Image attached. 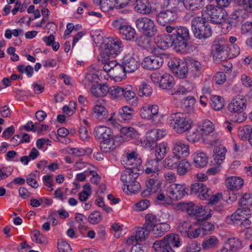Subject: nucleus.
Listing matches in <instances>:
<instances>
[{
    "label": "nucleus",
    "instance_id": "1",
    "mask_svg": "<svg viewBox=\"0 0 252 252\" xmlns=\"http://www.w3.org/2000/svg\"><path fill=\"white\" fill-rule=\"evenodd\" d=\"M167 32L163 41V47H173L177 52L185 50L188 46V41L190 39L189 30L184 26H167L163 30Z\"/></svg>",
    "mask_w": 252,
    "mask_h": 252
},
{
    "label": "nucleus",
    "instance_id": "2",
    "mask_svg": "<svg viewBox=\"0 0 252 252\" xmlns=\"http://www.w3.org/2000/svg\"><path fill=\"white\" fill-rule=\"evenodd\" d=\"M140 169H126L122 173L121 180L124 185L123 190L126 189L130 193H135L140 189V184L136 180L140 173Z\"/></svg>",
    "mask_w": 252,
    "mask_h": 252
},
{
    "label": "nucleus",
    "instance_id": "3",
    "mask_svg": "<svg viewBox=\"0 0 252 252\" xmlns=\"http://www.w3.org/2000/svg\"><path fill=\"white\" fill-rule=\"evenodd\" d=\"M191 27L194 36L199 39H205L211 36L212 30L209 22L205 18L197 16L191 21Z\"/></svg>",
    "mask_w": 252,
    "mask_h": 252
},
{
    "label": "nucleus",
    "instance_id": "4",
    "mask_svg": "<svg viewBox=\"0 0 252 252\" xmlns=\"http://www.w3.org/2000/svg\"><path fill=\"white\" fill-rule=\"evenodd\" d=\"M170 126L177 133H183L191 127V121L186 114L176 112L171 114L167 118Z\"/></svg>",
    "mask_w": 252,
    "mask_h": 252
},
{
    "label": "nucleus",
    "instance_id": "5",
    "mask_svg": "<svg viewBox=\"0 0 252 252\" xmlns=\"http://www.w3.org/2000/svg\"><path fill=\"white\" fill-rule=\"evenodd\" d=\"M180 246V241L178 235L170 234L164 237L160 240L156 241L153 248L159 252H176L174 250Z\"/></svg>",
    "mask_w": 252,
    "mask_h": 252
},
{
    "label": "nucleus",
    "instance_id": "6",
    "mask_svg": "<svg viewBox=\"0 0 252 252\" xmlns=\"http://www.w3.org/2000/svg\"><path fill=\"white\" fill-rule=\"evenodd\" d=\"M180 0H169L168 6L171 7L164 11H161L157 17V21L158 23L163 27L164 29L167 26H170L169 23L177 19L178 5Z\"/></svg>",
    "mask_w": 252,
    "mask_h": 252
},
{
    "label": "nucleus",
    "instance_id": "7",
    "mask_svg": "<svg viewBox=\"0 0 252 252\" xmlns=\"http://www.w3.org/2000/svg\"><path fill=\"white\" fill-rule=\"evenodd\" d=\"M228 45L223 38L215 40L212 47L214 59L217 62L225 60L228 58Z\"/></svg>",
    "mask_w": 252,
    "mask_h": 252
},
{
    "label": "nucleus",
    "instance_id": "8",
    "mask_svg": "<svg viewBox=\"0 0 252 252\" xmlns=\"http://www.w3.org/2000/svg\"><path fill=\"white\" fill-rule=\"evenodd\" d=\"M135 24L140 32L149 37H152L157 33L158 29L154 21L149 18H139L136 20Z\"/></svg>",
    "mask_w": 252,
    "mask_h": 252
},
{
    "label": "nucleus",
    "instance_id": "9",
    "mask_svg": "<svg viewBox=\"0 0 252 252\" xmlns=\"http://www.w3.org/2000/svg\"><path fill=\"white\" fill-rule=\"evenodd\" d=\"M113 27L118 30L123 39L131 41L136 35L134 29L128 25L123 19H118L114 20L112 23Z\"/></svg>",
    "mask_w": 252,
    "mask_h": 252
},
{
    "label": "nucleus",
    "instance_id": "10",
    "mask_svg": "<svg viewBox=\"0 0 252 252\" xmlns=\"http://www.w3.org/2000/svg\"><path fill=\"white\" fill-rule=\"evenodd\" d=\"M206 8L207 14L213 23L219 24L227 16L226 11L220 7L211 4L207 5Z\"/></svg>",
    "mask_w": 252,
    "mask_h": 252
},
{
    "label": "nucleus",
    "instance_id": "11",
    "mask_svg": "<svg viewBox=\"0 0 252 252\" xmlns=\"http://www.w3.org/2000/svg\"><path fill=\"white\" fill-rule=\"evenodd\" d=\"M168 66L180 78H185L189 73L187 63L178 58H175L168 62Z\"/></svg>",
    "mask_w": 252,
    "mask_h": 252
},
{
    "label": "nucleus",
    "instance_id": "12",
    "mask_svg": "<svg viewBox=\"0 0 252 252\" xmlns=\"http://www.w3.org/2000/svg\"><path fill=\"white\" fill-rule=\"evenodd\" d=\"M103 102H98L97 103L93 109L94 114V116L99 120L101 121H105L109 124H114L115 122L113 119V115L111 113V116L108 117V111L104 106L102 105L104 100H102Z\"/></svg>",
    "mask_w": 252,
    "mask_h": 252
},
{
    "label": "nucleus",
    "instance_id": "13",
    "mask_svg": "<svg viewBox=\"0 0 252 252\" xmlns=\"http://www.w3.org/2000/svg\"><path fill=\"white\" fill-rule=\"evenodd\" d=\"M251 214V210L248 208H239L234 213L227 217L226 221L228 224L240 225L244 220V215L248 216Z\"/></svg>",
    "mask_w": 252,
    "mask_h": 252
},
{
    "label": "nucleus",
    "instance_id": "14",
    "mask_svg": "<svg viewBox=\"0 0 252 252\" xmlns=\"http://www.w3.org/2000/svg\"><path fill=\"white\" fill-rule=\"evenodd\" d=\"M167 195L173 200L181 199L187 192L184 185L172 184L167 189Z\"/></svg>",
    "mask_w": 252,
    "mask_h": 252
},
{
    "label": "nucleus",
    "instance_id": "15",
    "mask_svg": "<svg viewBox=\"0 0 252 252\" xmlns=\"http://www.w3.org/2000/svg\"><path fill=\"white\" fill-rule=\"evenodd\" d=\"M122 163L126 169H132V168L140 169L142 160L137 158L135 152L132 151L130 153L127 152L123 156Z\"/></svg>",
    "mask_w": 252,
    "mask_h": 252
},
{
    "label": "nucleus",
    "instance_id": "16",
    "mask_svg": "<svg viewBox=\"0 0 252 252\" xmlns=\"http://www.w3.org/2000/svg\"><path fill=\"white\" fill-rule=\"evenodd\" d=\"M106 46L105 51L102 53H106L107 56L110 55L113 57L120 53L123 47L121 40L117 38L109 39L106 44Z\"/></svg>",
    "mask_w": 252,
    "mask_h": 252
},
{
    "label": "nucleus",
    "instance_id": "17",
    "mask_svg": "<svg viewBox=\"0 0 252 252\" xmlns=\"http://www.w3.org/2000/svg\"><path fill=\"white\" fill-rule=\"evenodd\" d=\"M163 63V59L162 57L151 56L144 58L141 64L145 69L156 70L162 66Z\"/></svg>",
    "mask_w": 252,
    "mask_h": 252
},
{
    "label": "nucleus",
    "instance_id": "18",
    "mask_svg": "<svg viewBox=\"0 0 252 252\" xmlns=\"http://www.w3.org/2000/svg\"><path fill=\"white\" fill-rule=\"evenodd\" d=\"M189 146L181 141L173 144L172 154L180 159L185 158L189 155Z\"/></svg>",
    "mask_w": 252,
    "mask_h": 252
},
{
    "label": "nucleus",
    "instance_id": "19",
    "mask_svg": "<svg viewBox=\"0 0 252 252\" xmlns=\"http://www.w3.org/2000/svg\"><path fill=\"white\" fill-rule=\"evenodd\" d=\"M158 106L157 105L143 107L140 111V116L143 119L156 121L158 116Z\"/></svg>",
    "mask_w": 252,
    "mask_h": 252
},
{
    "label": "nucleus",
    "instance_id": "20",
    "mask_svg": "<svg viewBox=\"0 0 252 252\" xmlns=\"http://www.w3.org/2000/svg\"><path fill=\"white\" fill-rule=\"evenodd\" d=\"M247 107V100L243 96L238 95L234 97L228 104L229 111H244Z\"/></svg>",
    "mask_w": 252,
    "mask_h": 252
},
{
    "label": "nucleus",
    "instance_id": "21",
    "mask_svg": "<svg viewBox=\"0 0 252 252\" xmlns=\"http://www.w3.org/2000/svg\"><path fill=\"white\" fill-rule=\"evenodd\" d=\"M135 11L143 15L152 12V6L149 0H135L133 4Z\"/></svg>",
    "mask_w": 252,
    "mask_h": 252
},
{
    "label": "nucleus",
    "instance_id": "22",
    "mask_svg": "<svg viewBox=\"0 0 252 252\" xmlns=\"http://www.w3.org/2000/svg\"><path fill=\"white\" fill-rule=\"evenodd\" d=\"M207 210L205 207L192 203L188 204L186 207V211L189 215L196 217H204L207 213Z\"/></svg>",
    "mask_w": 252,
    "mask_h": 252
},
{
    "label": "nucleus",
    "instance_id": "23",
    "mask_svg": "<svg viewBox=\"0 0 252 252\" xmlns=\"http://www.w3.org/2000/svg\"><path fill=\"white\" fill-rule=\"evenodd\" d=\"M94 135L96 139L103 141L113 136L112 129L105 126H98L95 128Z\"/></svg>",
    "mask_w": 252,
    "mask_h": 252
},
{
    "label": "nucleus",
    "instance_id": "24",
    "mask_svg": "<svg viewBox=\"0 0 252 252\" xmlns=\"http://www.w3.org/2000/svg\"><path fill=\"white\" fill-rule=\"evenodd\" d=\"M211 211L209 210V213L205 216L202 219L198 220V228L200 229V233L203 235H207L210 233L214 229V225L207 221L211 217Z\"/></svg>",
    "mask_w": 252,
    "mask_h": 252
},
{
    "label": "nucleus",
    "instance_id": "25",
    "mask_svg": "<svg viewBox=\"0 0 252 252\" xmlns=\"http://www.w3.org/2000/svg\"><path fill=\"white\" fill-rule=\"evenodd\" d=\"M119 138L112 137L107 140L101 141L100 143V148L104 153H109L114 151L117 147L119 144L117 139Z\"/></svg>",
    "mask_w": 252,
    "mask_h": 252
},
{
    "label": "nucleus",
    "instance_id": "26",
    "mask_svg": "<svg viewBox=\"0 0 252 252\" xmlns=\"http://www.w3.org/2000/svg\"><path fill=\"white\" fill-rule=\"evenodd\" d=\"M225 185L228 189L233 191H237L243 186L244 180L239 177H229L225 180Z\"/></svg>",
    "mask_w": 252,
    "mask_h": 252
},
{
    "label": "nucleus",
    "instance_id": "27",
    "mask_svg": "<svg viewBox=\"0 0 252 252\" xmlns=\"http://www.w3.org/2000/svg\"><path fill=\"white\" fill-rule=\"evenodd\" d=\"M121 137L125 141H129L131 139L139 140L138 132L132 127H124L121 128L120 131Z\"/></svg>",
    "mask_w": 252,
    "mask_h": 252
},
{
    "label": "nucleus",
    "instance_id": "28",
    "mask_svg": "<svg viewBox=\"0 0 252 252\" xmlns=\"http://www.w3.org/2000/svg\"><path fill=\"white\" fill-rule=\"evenodd\" d=\"M154 134L151 131H148L145 138L143 139L140 138L139 140H138L136 144L140 145L143 147L154 149L157 145L156 143L157 139Z\"/></svg>",
    "mask_w": 252,
    "mask_h": 252
},
{
    "label": "nucleus",
    "instance_id": "29",
    "mask_svg": "<svg viewBox=\"0 0 252 252\" xmlns=\"http://www.w3.org/2000/svg\"><path fill=\"white\" fill-rule=\"evenodd\" d=\"M159 161L156 159L148 160L145 164V174L152 176H159Z\"/></svg>",
    "mask_w": 252,
    "mask_h": 252
},
{
    "label": "nucleus",
    "instance_id": "30",
    "mask_svg": "<svg viewBox=\"0 0 252 252\" xmlns=\"http://www.w3.org/2000/svg\"><path fill=\"white\" fill-rule=\"evenodd\" d=\"M226 149L223 146H216L213 150V158L215 163L220 166L224 160Z\"/></svg>",
    "mask_w": 252,
    "mask_h": 252
},
{
    "label": "nucleus",
    "instance_id": "31",
    "mask_svg": "<svg viewBox=\"0 0 252 252\" xmlns=\"http://www.w3.org/2000/svg\"><path fill=\"white\" fill-rule=\"evenodd\" d=\"M219 241L215 236H209L205 237L201 245L202 249L204 250H210L218 247Z\"/></svg>",
    "mask_w": 252,
    "mask_h": 252
},
{
    "label": "nucleus",
    "instance_id": "32",
    "mask_svg": "<svg viewBox=\"0 0 252 252\" xmlns=\"http://www.w3.org/2000/svg\"><path fill=\"white\" fill-rule=\"evenodd\" d=\"M122 97H124L126 102L132 106H136L138 104V97L132 91L131 86L124 88V94Z\"/></svg>",
    "mask_w": 252,
    "mask_h": 252
},
{
    "label": "nucleus",
    "instance_id": "33",
    "mask_svg": "<svg viewBox=\"0 0 252 252\" xmlns=\"http://www.w3.org/2000/svg\"><path fill=\"white\" fill-rule=\"evenodd\" d=\"M109 56L106 55V53H101L99 60L104 63L103 70L110 73L111 70L119 64L116 61H110Z\"/></svg>",
    "mask_w": 252,
    "mask_h": 252
},
{
    "label": "nucleus",
    "instance_id": "34",
    "mask_svg": "<svg viewBox=\"0 0 252 252\" xmlns=\"http://www.w3.org/2000/svg\"><path fill=\"white\" fill-rule=\"evenodd\" d=\"M133 114V108L128 106H124L119 111V120L121 121H129L132 119Z\"/></svg>",
    "mask_w": 252,
    "mask_h": 252
},
{
    "label": "nucleus",
    "instance_id": "35",
    "mask_svg": "<svg viewBox=\"0 0 252 252\" xmlns=\"http://www.w3.org/2000/svg\"><path fill=\"white\" fill-rule=\"evenodd\" d=\"M132 56L123 61L122 64L126 73H131L135 71L139 66V62Z\"/></svg>",
    "mask_w": 252,
    "mask_h": 252
},
{
    "label": "nucleus",
    "instance_id": "36",
    "mask_svg": "<svg viewBox=\"0 0 252 252\" xmlns=\"http://www.w3.org/2000/svg\"><path fill=\"white\" fill-rule=\"evenodd\" d=\"M175 85V81L173 77L168 73H163L162 74L160 79L159 86L163 89L170 90Z\"/></svg>",
    "mask_w": 252,
    "mask_h": 252
},
{
    "label": "nucleus",
    "instance_id": "37",
    "mask_svg": "<svg viewBox=\"0 0 252 252\" xmlns=\"http://www.w3.org/2000/svg\"><path fill=\"white\" fill-rule=\"evenodd\" d=\"M126 72L125 69L124 70L123 65L122 64H119L111 70L109 74L116 81H120L126 77Z\"/></svg>",
    "mask_w": 252,
    "mask_h": 252
},
{
    "label": "nucleus",
    "instance_id": "38",
    "mask_svg": "<svg viewBox=\"0 0 252 252\" xmlns=\"http://www.w3.org/2000/svg\"><path fill=\"white\" fill-rule=\"evenodd\" d=\"M92 94L96 97L105 96L109 91V88L106 85L96 84L92 87L91 90Z\"/></svg>",
    "mask_w": 252,
    "mask_h": 252
},
{
    "label": "nucleus",
    "instance_id": "39",
    "mask_svg": "<svg viewBox=\"0 0 252 252\" xmlns=\"http://www.w3.org/2000/svg\"><path fill=\"white\" fill-rule=\"evenodd\" d=\"M170 228L169 224L167 223H160L155 226L151 230L154 237L158 238L162 236Z\"/></svg>",
    "mask_w": 252,
    "mask_h": 252
},
{
    "label": "nucleus",
    "instance_id": "40",
    "mask_svg": "<svg viewBox=\"0 0 252 252\" xmlns=\"http://www.w3.org/2000/svg\"><path fill=\"white\" fill-rule=\"evenodd\" d=\"M195 103L194 97L189 96L183 99L181 103V107L186 113H189L193 111Z\"/></svg>",
    "mask_w": 252,
    "mask_h": 252
},
{
    "label": "nucleus",
    "instance_id": "41",
    "mask_svg": "<svg viewBox=\"0 0 252 252\" xmlns=\"http://www.w3.org/2000/svg\"><path fill=\"white\" fill-rule=\"evenodd\" d=\"M184 7L188 10H195L203 6V0H182Z\"/></svg>",
    "mask_w": 252,
    "mask_h": 252
},
{
    "label": "nucleus",
    "instance_id": "42",
    "mask_svg": "<svg viewBox=\"0 0 252 252\" xmlns=\"http://www.w3.org/2000/svg\"><path fill=\"white\" fill-rule=\"evenodd\" d=\"M189 66L190 71L189 74L190 76L193 78L199 77L202 68L200 63L196 60H191L189 61Z\"/></svg>",
    "mask_w": 252,
    "mask_h": 252
},
{
    "label": "nucleus",
    "instance_id": "43",
    "mask_svg": "<svg viewBox=\"0 0 252 252\" xmlns=\"http://www.w3.org/2000/svg\"><path fill=\"white\" fill-rule=\"evenodd\" d=\"M229 119L233 123H240L245 121L247 118V115L244 111H229Z\"/></svg>",
    "mask_w": 252,
    "mask_h": 252
},
{
    "label": "nucleus",
    "instance_id": "44",
    "mask_svg": "<svg viewBox=\"0 0 252 252\" xmlns=\"http://www.w3.org/2000/svg\"><path fill=\"white\" fill-rule=\"evenodd\" d=\"M194 165L197 167H204L208 163V157L204 152L196 153L194 158Z\"/></svg>",
    "mask_w": 252,
    "mask_h": 252
},
{
    "label": "nucleus",
    "instance_id": "45",
    "mask_svg": "<svg viewBox=\"0 0 252 252\" xmlns=\"http://www.w3.org/2000/svg\"><path fill=\"white\" fill-rule=\"evenodd\" d=\"M148 178L145 182L146 187L152 191H157L160 184L159 176L150 175Z\"/></svg>",
    "mask_w": 252,
    "mask_h": 252
},
{
    "label": "nucleus",
    "instance_id": "46",
    "mask_svg": "<svg viewBox=\"0 0 252 252\" xmlns=\"http://www.w3.org/2000/svg\"><path fill=\"white\" fill-rule=\"evenodd\" d=\"M159 221L156 215L149 213L145 216V222L144 224L146 228L151 230L155 226L157 225Z\"/></svg>",
    "mask_w": 252,
    "mask_h": 252
},
{
    "label": "nucleus",
    "instance_id": "47",
    "mask_svg": "<svg viewBox=\"0 0 252 252\" xmlns=\"http://www.w3.org/2000/svg\"><path fill=\"white\" fill-rule=\"evenodd\" d=\"M190 167L189 162L186 159H183L177 166V173L180 176H184L189 171Z\"/></svg>",
    "mask_w": 252,
    "mask_h": 252
},
{
    "label": "nucleus",
    "instance_id": "48",
    "mask_svg": "<svg viewBox=\"0 0 252 252\" xmlns=\"http://www.w3.org/2000/svg\"><path fill=\"white\" fill-rule=\"evenodd\" d=\"M155 156L157 158V160L160 161L165 156L167 151V143L162 142L161 143L157 145L155 147Z\"/></svg>",
    "mask_w": 252,
    "mask_h": 252
},
{
    "label": "nucleus",
    "instance_id": "49",
    "mask_svg": "<svg viewBox=\"0 0 252 252\" xmlns=\"http://www.w3.org/2000/svg\"><path fill=\"white\" fill-rule=\"evenodd\" d=\"M226 246H228L234 252H237L243 247L242 242L241 240L236 237H232L228 239Z\"/></svg>",
    "mask_w": 252,
    "mask_h": 252
},
{
    "label": "nucleus",
    "instance_id": "50",
    "mask_svg": "<svg viewBox=\"0 0 252 252\" xmlns=\"http://www.w3.org/2000/svg\"><path fill=\"white\" fill-rule=\"evenodd\" d=\"M215 129L214 124L209 120L204 121L200 126V131L202 134L208 135Z\"/></svg>",
    "mask_w": 252,
    "mask_h": 252
},
{
    "label": "nucleus",
    "instance_id": "51",
    "mask_svg": "<svg viewBox=\"0 0 252 252\" xmlns=\"http://www.w3.org/2000/svg\"><path fill=\"white\" fill-rule=\"evenodd\" d=\"M180 159L179 158L174 155L168 156L164 160V166L169 169H172L179 162Z\"/></svg>",
    "mask_w": 252,
    "mask_h": 252
},
{
    "label": "nucleus",
    "instance_id": "52",
    "mask_svg": "<svg viewBox=\"0 0 252 252\" xmlns=\"http://www.w3.org/2000/svg\"><path fill=\"white\" fill-rule=\"evenodd\" d=\"M239 208H248L252 206V195L250 194H245L240 199L239 202Z\"/></svg>",
    "mask_w": 252,
    "mask_h": 252
},
{
    "label": "nucleus",
    "instance_id": "53",
    "mask_svg": "<svg viewBox=\"0 0 252 252\" xmlns=\"http://www.w3.org/2000/svg\"><path fill=\"white\" fill-rule=\"evenodd\" d=\"M211 106L215 110H220L224 106L223 98L219 95L214 96L211 100Z\"/></svg>",
    "mask_w": 252,
    "mask_h": 252
},
{
    "label": "nucleus",
    "instance_id": "54",
    "mask_svg": "<svg viewBox=\"0 0 252 252\" xmlns=\"http://www.w3.org/2000/svg\"><path fill=\"white\" fill-rule=\"evenodd\" d=\"M150 230L146 228L144 225L143 227L140 228L136 233L135 237L138 242H142L147 238L150 234Z\"/></svg>",
    "mask_w": 252,
    "mask_h": 252
},
{
    "label": "nucleus",
    "instance_id": "55",
    "mask_svg": "<svg viewBox=\"0 0 252 252\" xmlns=\"http://www.w3.org/2000/svg\"><path fill=\"white\" fill-rule=\"evenodd\" d=\"M100 9L104 12L112 10L115 7L114 0H99Z\"/></svg>",
    "mask_w": 252,
    "mask_h": 252
},
{
    "label": "nucleus",
    "instance_id": "56",
    "mask_svg": "<svg viewBox=\"0 0 252 252\" xmlns=\"http://www.w3.org/2000/svg\"><path fill=\"white\" fill-rule=\"evenodd\" d=\"M124 88L118 86H113L109 89V93L113 98L122 97L124 94Z\"/></svg>",
    "mask_w": 252,
    "mask_h": 252
},
{
    "label": "nucleus",
    "instance_id": "57",
    "mask_svg": "<svg viewBox=\"0 0 252 252\" xmlns=\"http://www.w3.org/2000/svg\"><path fill=\"white\" fill-rule=\"evenodd\" d=\"M149 37L145 34L140 36L137 40L136 43L138 46L143 48L147 49L150 47L151 40Z\"/></svg>",
    "mask_w": 252,
    "mask_h": 252
},
{
    "label": "nucleus",
    "instance_id": "58",
    "mask_svg": "<svg viewBox=\"0 0 252 252\" xmlns=\"http://www.w3.org/2000/svg\"><path fill=\"white\" fill-rule=\"evenodd\" d=\"M251 133V128L248 126L240 127L238 130V135L242 140L250 138Z\"/></svg>",
    "mask_w": 252,
    "mask_h": 252
},
{
    "label": "nucleus",
    "instance_id": "59",
    "mask_svg": "<svg viewBox=\"0 0 252 252\" xmlns=\"http://www.w3.org/2000/svg\"><path fill=\"white\" fill-rule=\"evenodd\" d=\"M152 92V87L146 83H142L139 87L138 94L140 96H149L151 95Z\"/></svg>",
    "mask_w": 252,
    "mask_h": 252
},
{
    "label": "nucleus",
    "instance_id": "60",
    "mask_svg": "<svg viewBox=\"0 0 252 252\" xmlns=\"http://www.w3.org/2000/svg\"><path fill=\"white\" fill-rule=\"evenodd\" d=\"M226 19L228 21V23L233 27H236L239 25L242 21V17L240 16L236 13L231 14L229 16H226Z\"/></svg>",
    "mask_w": 252,
    "mask_h": 252
},
{
    "label": "nucleus",
    "instance_id": "61",
    "mask_svg": "<svg viewBox=\"0 0 252 252\" xmlns=\"http://www.w3.org/2000/svg\"><path fill=\"white\" fill-rule=\"evenodd\" d=\"M88 221L91 224H95L99 223L102 220V215L97 211L91 213L88 218Z\"/></svg>",
    "mask_w": 252,
    "mask_h": 252
},
{
    "label": "nucleus",
    "instance_id": "62",
    "mask_svg": "<svg viewBox=\"0 0 252 252\" xmlns=\"http://www.w3.org/2000/svg\"><path fill=\"white\" fill-rule=\"evenodd\" d=\"M202 135L200 131L198 129H195L190 132L187 136L188 139L189 141L195 143L198 141L202 138Z\"/></svg>",
    "mask_w": 252,
    "mask_h": 252
},
{
    "label": "nucleus",
    "instance_id": "63",
    "mask_svg": "<svg viewBox=\"0 0 252 252\" xmlns=\"http://www.w3.org/2000/svg\"><path fill=\"white\" fill-rule=\"evenodd\" d=\"M191 224L188 221H181L178 226V231L180 232L181 234L183 236H185L187 231H189V229H190Z\"/></svg>",
    "mask_w": 252,
    "mask_h": 252
},
{
    "label": "nucleus",
    "instance_id": "64",
    "mask_svg": "<svg viewBox=\"0 0 252 252\" xmlns=\"http://www.w3.org/2000/svg\"><path fill=\"white\" fill-rule=\"evenodd\" d=\"M17 69L18 71L22 73H26L29 77H32L33 73V67L30 65L27 66H25L24 65L22 64L19 65L17 66Z\"/></svg>",
    "mask_w": 252,
    "mask_h": 252
}]
</instances>
